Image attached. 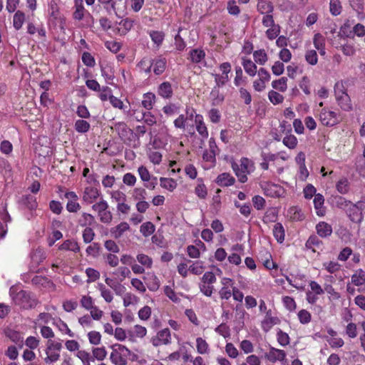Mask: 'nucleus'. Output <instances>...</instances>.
Listing matches in <instances>:
<instances>
[{"label": "nucleus", "mask_w": 365, "mask_h": 365, "mask_svg": "<svg viewBox=\"0 0 365 365\" xmlns=\"http://www.w3.org/2000/svg\"><path fill=\"white\" fill-rule=\"evenodd\" d=\"M10 294L14 303L24 309L34 307L38 301L35 296L29 292L21 290L14 295L13 287L10 289Z\"/></svg>", "instance_id": "f257e3e1"}, {"label": "nucleus", "mask_w": 365, "mask_h": 365, "mask_svg": "<svg viewBox=\"0 0 365 365\" xmlns=\"http://www.w3.org/2000/svg\"><path fill=\"white\" fill-rule=\"evenodd\" d=\"M232 168L241 182H245L247 180V174L254 170L253 163L247 158H242L240 160V164L233 162Z\"/></svg>", "instance_id": "f03ea898"}, {"label": "nucleus", "mask_w": 365, "mask_h": 365, "mask_svg": "<svg viewBox=\"0 0 365 365\" xmlns=\"http://www.w3.org/2000/svg\"><path fill=\"white\" fill-rule=\"evenodd\" d=\"M61 349L62 344L61 342L49 339L46 344L45 363L51 364L57 361L60 358Z\"/></svg>", "instance_id": "7ed1b4c3"}, {"label": "nucleus", "mask_w": 365, "mask_h": 365, "mask_svg": "<svg viewBox=\"0 0 365 365\" xmlns=\"http://www.w3.org/2000/svg\"><path fill=\"white\" fill-rule=\"evenodd\" d=\"M130 354V350L125 346L123 345H118L113 349L110 359L115 365H125Z\"/></svg>", "instance_id": "20e7f679"}, {"label": "nucleus", "mask_w": 365, "mask_h": 365, "mask_svg": "<svg viewBox=\"0 0 365 365\" xmlns=\"http://www.w3.org/2000/svg\"><path fill=\"white\" fill-rule=\"evenodd\" d=\"M339 200L340 202H338L339 205H344L345 206L349 205L347 210L349 219L354 222L360 223L363 220V215L359 207L350 201L345 200L344 198L340 197Z\"/></svg>", "instance_id": "39448f33"}, {"label": "nucleus", "mask_w": 365, "mask_h": 365, "mask_svg": "<svg viewBox=\"0 0 365 365\" xmlns=\"http://www.w3.org/2000/svg\"><path fill=\"white\" fill-rule=\"evenodd\" d=\"M166 59L165 58L159 57L155 59H150L148 61V66L145 69V73H150L151 72L152 67H153V72L155 75L159 76L162 74L166 68Z\"/></svg>", "instance_id": "423d86ee"}, {"label": "nucleus", "mask_w": 365, "mask_h": 365, "mask_svg": "<svg viewBox=\"0 0 365 365\" xmlns=\"http://www.w3.org/2000/svg\"><path fill=\"white\" fill-rule=\"evenodd\" d=\"M319 120L326 126H333L339 122L336 113L326 108L322 110L319 114Z\"/></svg>", "instance_id": "0eeeda50"}, {"label": "nucleus", "mask_w": 365, "mask_h": 365, "mask_svg": "<svg viewBox=\"0 0 365 365\" xmlns=\"http://www.w3.org/2000/svg\"><path fill=\"white\" fill-rule=\"evenodd\" d=\"M265 358L272 363L277 361L282 362L286 359V353L284 350L270 347L269 351L265 354Z\"/></svg>", "instance_id": "6e6552de"}, {"label": "nucleus", "mask_w": 365, "mask_h": 365, "mask_svg": "<svg viewBox=\"0 0 365 365\" xmlns=\"http://www.w3.org/2000/svg\"><path fill=\"white\" fill-rule=\"evenodd\" d=\"M111 129L114 130L121 139L127 138L129 135L133 134V130L128 127L124 122H118L114 123Z\"/></svg>", "instance_id": "1a4fd4ad"}, {"label": "nucleus", "mask_w": 365, "mask_h": 365, "mask_svg": "<svg viewBox=\"0 0 365 365\" xmlns=\"http://www.w3.org/2000/svg\"><path fill=\"white\" fill-rule=\"evenodd\" d=\"M100 191L93 187H87L85 188L83 195V200L88 204L93 203L100 196Z\"/></svg>", "instance_id": "9d476101"}, {"label": "nucleus", "mask_w": 365, "mask_h": 365, "mask_svg": "<svg viewBox=\"0 0 365 365\" xmlns=\"http://www.w3.org/2000/svg\"><path fill=\"white\" fill-rule=\"evenodd\" d=\"M170 338V330L168 329H164L160 331L157 336L153 339V344L157 346L161 344H168Z\"/></svg>", "instance_id": "9b49d317"}, {"label": "nucleus", "mask_w": 365, "mask_h": 365, "mask_svg": "<svg viewBox=\"0 0 365 365\" xmlns=\"http://www.w3.org/2000/svg\"><path fill=\"white\" fill-rule=\"evenodd\" d=\"M316 231L319 237L326 238L331 235L332 227L326 222H319L316 225Z\"/></svg>", "instance_id": "f8f14e48"}, {"label": "nucleus", "mask_w": 365, "mask_h": 365, "mask_svg": "<svg viewBox=\"0 0 365 365\" xmlns=\"http://www.w3.org/2000/svg\"><path fill=\"white\" fill-rule=\"evenodd\" d=\"M195 122L196 124V130L199 133V134L202 138H207L208 131H207V127H206L205 123L203 122L202 115H201L200 114H196L195 115Z\"/></svg>", "instance_id": "ddd939ff"}, {"label": "nucleus", "mask_w": 365, "mask_h": 365, "mask_svg": "<svg viewBox=\"0 0 365 365\" xmlns=\"http://www.w3.org/2000/svg\"><path fill=\"white\" fill-rule=\"evenodd\" d=\"M324 197L320 194L315 195L314 198V205L316 210V213L318 216H324L325 214V208L324 207Z\"/></svg>", "instance_id": "4468645a"}, {"label": "nucleus", "mask_w": 365, "mask_h": 365, "mask_svg": "<svg viewBox=\"0 0 365 365\" xmlns=\"http://www.w3.org/2000/svg\"><path fill=\"white\" fill-rule=\"evenodd\" d=\"M173 93V88L170 82H163L159 85L158 93L163 98H171Z\"/></svg>", "instance_id": "2eb2a0df"}, {"label": "nucleus", "mask_w": 365, "mask_h": 365, "mask_svg": "<svg viewBox=\"0 0 365 365\" xmlns=\"http://www.w3.org/2000/svg\"><path fill=\"white\" fill-rule=\"evenodd\" d=\"M130 229V226L127 222H120L119 225L110 229L112 236L115 238H120L123 234Z\"/></svg>", "instance_id": "dca6fc26"}, {"label": "nucleus", "mask_w": 365, "mask_h": 365, "mask_svg": "<svg viewBox=\"0 0 365 365\" xmlns=\"http://www.w3.org/2000/svg\"><path fill=\"white\" fill-rule=\"evenodd\" d=\"M242 65L245 69V71L250 76H255L257 72V68L256 64L250 59L246 58H242Z\"/></svg>", "instance_id": "f3484780"}, {"label": "nucleus", "mask_w": 365, "mask_h": 365, "mask_svg": "<svg viewBox=\"0 0 365 365\" xmlns=\"http://www.w3.org/2000/svg\"><path fill=\"white\" fill-rule=\"evenodd\" d=\"M205 57V53L203 50L200 48H194L190 51L189 58L191 62L198 63L202 61Z\"/></svg>", "instance_id": "a211bd4d"}, {"label": "nucleus", "mask_w": 365, "mask_h": 365, "mask_svg": "<svg viewBox=\"0 0 365 365\" xmlns=\"http://www.w3.org/2000/svg\"><path fill=\"white\" fill-rule=\"evenodd\" d=\"M257 9L260 14L272 13L274 6L269 0H258Z\"/></svg>", "instance_id": "6ab92c4d"}, {"label": "nucleus", "mask_w": 365, "mask_h": 365, "mask_svg": "<svg viewBox=\"0 0 365 365\" xmlns=\"http://www.w3.org/2000/svg\"><path fill=\"white\" fill-rule=\"evenodd\" d=\"M322 245V241L319 240L317 235H312L306 242L305 246L307 249L312 250L314 252H315V248L321 249Z\"/></svg>", "instance_id": "aec40b11"}, {"label": "nucleus", "mask_w": 365, "mask_h": 365, "mask_svg": "<svg viewBox=\"0 0 365 365\" xmlns=\"http://www.w3.org/2000/svg\"><path fill=\"white\" fill-rule=\"evenodd\" d=\"M235 180L229 173H224L217 178V183L220 186H230L234 184Z\"/></svg>", "instance_id": "412c9836"}, {"label": "nucleus", "mask_w": 365, "mask_h": 365, "mask_svg": "<svg viewBox=\"0 0 365 365\" xmlns=\"http://www.w3.org/2000/svg\"><path fill=\"white\" fill-rule=\"evenodd\" d=\"M336 100L338 103V105L342 110L345 111H349L352 110L351 99L348 94L338 97L336 98Z\"/></svg>", "instance_id": "4be33fe9"}, {"label": "nucleus", "mask_w": 365, "mask_h": 365, "mask_svg": "<svg viewBox=\"0 0 365 365\" xmlns=\"http://www.w3.org/2000/svg\"><path fill=\"white\" fill-rule=\"evenodd\" d=\"M59 250H70L74 252H78L80 251V247L78 246L77 242L72 240H67L61 245Z\"/></svg>", "instance_id": "5701e85b"}, {"label": "nucleus", "mask_w": 365, "mask_h": 365, "mask_svg": "<svg viewBox=\"0 0 365 365\" xmlns=\"http://www.w3.org/2000/svg\"><path fill=\"white\" fill-rule=\"evenodd\" d=\"M273 235L278 242L282 243L284 242V229L281 223L277 222L274 225L273 228Z\"/></svg>", "instance_id": "b1692460"}, {"label": "nucleus", "mask_w": 365, "mask_h": 365, "mask_svg": "<svg viewBox=\"0 0 365 365\" xmlns=\"http://www.w3.org/2000/svg\"><path fill=\"white\" fill-rule=\"evenodd\" d=\"M351 282L356 286H361L365 283V272L359 269L351 276Z\"/></svg>", "instance_id": "393cba45"}, {"label": "nucleus", "mask_w": 365, "mask_h": 365, "mask_svg": "<svg viewBox=\"0 0 365 365\" xmlns=\"http://www.w3.org/2000/svg\"><path fill=\"white\" fill-rule=\"evenodd\" d=\"M253 57L255 61L259 65H264L268 60L267 55L264 49L254 51Z\"/></svg>", "instance_id": "a878e982"}, {"label": "nucleus", "mask_w": 365, "mask_h": 365, "mask_svg": "<svg viewBox=\"0 0 365 365\" xmlns=\"http://www.w3.org/2000/svg\"><path fill=\"white\" fill-rule=\"evenodd\" d=\"M155 96L152 93H147L143 95L142 106L147 110H150L153 108L155 102Z\"/></svg>", "instance_id": "bb28decb"}, {"label": "nucleus", "mask_w": 365, "mask_h": 365, "mask_svg": "<svg viewBox=\"0 0 365 365\" xmlns=\"http://www.w3.org/2000/svg\"><path fill=\"white\" fill-rule=\"evenodd\" d=\"M91 128L90 123L85 120H77L74 124L75 130L80 133H87Z\"/></svg>", "instance_id": "cd10ccee"}, {"label": "nucleus", "mask_w": 365, "mask_h": 365, "mask_svg": "<svg viewBox=\"0 0 365 365\" xmlns=\"http://www.w3.org/2000/svg\"><path fill=\"white\" fill-rule=\"evenodd\" d=\"M82 0H76L75 8L76 10L73 12V16L76 20H82L84 16V7L82 4Z\"/></svg>", "instance_id": "c85d7f7f"}, {"label": "nucleus", "mask_w": 365, "mask_h": 365, "mask_svg": "<svg viewBox=\"0 0 365 365\" xmlns=\"http://www.w3.org/2000/svg\"><path fill=\"white\" fill-rule=\"evenodd\" d=\"M160 186L170 191L174 190L177 187V182L173 178H160Z\"/></svg>", "instance_id": "c756f323"}, {"label": "nucleus", "mask_w": 365, "mask_h": 365, "mask_svg": "<svg viewBox=\"0 0 365 365\" xmlns=\"http://www.w3.org/2000/svg\"><path fill=\"white\" fill-rule=\"evenodd\" d=\"M337 191L341 194H346L349 190V182L346 178H341L336 185Z\"/></svg>", "instance_id": "7c9ffc66"}, {"label": "nucleus", "mask_w": 365, "mask_h": 365, "mask_svg": "<svg viewBox=\"0 0 365 365\" xmlns=\"http://www.w3.org/2000/svg\"><path fill=\"white\" fill-rule=\"evenodd\" d=\"M196 347L197 351L200 354H205L208 352L209 345L205 339L201 337H198L196 339Z\"/></svg>", "instance_id": "2f4dec72"}, {"label": "nucleus", "mask_w": 365, "mask_h": 365, "mask_svg": "<svg viewBox=\"0 0 365 365\" xmlns=\"http://www.w3.org/2000/svg\"><path fill=\"white\" fill-rule=\"evenodd\" d=\"M25 14L21 11H17L14 16V26L16 30H19L24 22Z\"/></svg>", "instance_id": "473e14b6"}, {"label": "nucleus", "mask_w": 365, "mask_h": 365, "mask_svg": "<svg viewBox=\"0 0 365 365\" xmlns=\"http://www.w3.org/2000/svg\"><path fill=\"white\" fill-rule=\"evenodd\" d=\"M264 193L270 197H274L279 196L280 187L275 185L271 184L267 185V187H264Z\"/></svg>", "instance_id": "72a5a7b5"}, {"label": "nucleus", "mask_w": 365, "mask_h": 365, "mask_svg": "<svg viewBox=\"0 0 365 365\" xmlns=\"http://www.w3.org/2000/svg\"><path fill=\"white\" fill-rule=\"evenodd\" d=\"M287 78L286 77H282L278 80L273 81L272 86L273 88L284 92L287 88Z\"/></svg>", "instance_id": "f704fd0d"}, {"label": "nucleus", "mask_w": 365, "mask_h": 365, "mask_svg": "<svg viewBox=\"0 0 365 365\" xmlns=\"http://www.w3.org/2000/svg\"><path fill=\"white\" fill-rule=\"evenodd\" d=\"M234 205L237 208L240 209V212L244 217H247L251 213V205L250 203L241 205L238 201L235 200Z\"/></svg>", "instance_id": "c9c22d12"}, {"label": "nucleus", "mask_w": 365, "mask_h": 365, "mask_svg": "<svg viewBox=\"0 0 365 365\" xmlns=\"http://www.w3.org/2000/svg\"><path fill=\"white\" fill-rule=\"evenodd\" d=\"M140 231L143 236L148 237L155 232V226L152 222H146L140 226Z\"/></svg>", "instance_id": "e433bc0d"}, {"label": "nucleus", "mask_w": 365, "mask_h": 365, "mask_svg": "<svg viewBox=\"0 0 365 365\" xmlns=\"http://www.w3.org/2000/svg\"><path fill=\"white\" fill-rule=\"evenodd\" d=\"M334 90L336 98L347 94L346 88L342 81H338L335 83Z\"/></svg>", "instance_id": "4c0bfd02"}, {"label": "nucleus", "mask_w": 365, "mask_h": 365, "mask_svg": "<svg viewBox=\"0 0 365 365\" xmlns=\"http://www.w3.org/2000/svg\"><path fill=\"white\" fill-rule=\"evenodd\" d=\"M283 144L289 149H294L297 145V139L294 135H287L283 140Z\"/></svg>", "instance_id": "58836bf2"}, {"label": "nucleus", "mask_w": 365, "mask_h": 365, "mask_svg": "<svg viewBox=\"0 0 365 365\" xmlns=\"http://www.w3.org/2000/svg\"><path fill=\"white\" fill-rule=\"evenodd\" d=\"M93 353V359H96L98 361H103L107 355V351L105 349V347H97L93 348L92 350Z\"/></svg>", "instance_id": "ea45409f"}, {"label": "nucleus", "mask_w": 365, "mask_h": 365, "mask_svg": "<svg viewBox=\"0 0 365 365\" xmlns=\"http://www.w3.org/2000/svg\"><path fill=\"white\" fill-rule=\"evenodd\" d=\"M306 61L312 65L314 66L318 62V56L315 50H308L305 53Z\"/></svg>", "instance_id": "a19ab883"}, {"label": "nucleus", "mask_w": 365, "mask_h": 365, "mask_svg": "<svg viewBox=\"0 0 365 365\" xmlns=\"http://www.w3.org/2000/svg\"><path fill=\"white\" fill-rule=\"evenodd\" d=\"M95 222L94 217L88 213L83 212L82 214V218L79 220V224L82 227L91 226Z\"/></svg>", "instance_id": "79ce46f5"}, {"label": "nucleus", "mask_w": 365, "mask_h": 365, "mask_svg": "<svg viewBox=\"0 0 365 365\" xmlns=\"http://www.w3.org/2000/svg\"><path fill=\"white\" fill-rule=\"evenodd\" d=\"M150 36L154 43L159 46L163 43L165 35L162 31H151L150 32Z\"/></svg>", "instance_id": "37998d69"}, {"label": "nucleus", "mask_w": 365, "mask_h": 365, "mask_svg": "<svg viewBox=\"0 0 365 365\" xmlns=\"http://www.w3.org/2000/svg\"><path fill=\"white\" fill-rule=\"evenodd\" d=\"M330 12L333 16H338L341 11V6L339 0H330Z\"/></svg>", "instance_id": "c03bdc74"}, {"label": "nucleus", "mask_w": 365, "mask_h": 365, "mask_svg": "<svg viewBox=\"0 0 365 365\" xmlns=\"http://www.w3.org/2000/svg\"><path fill=\"white\" fill-rule=\"evenodd\" d=\"M268 98L274 105L279 104L282 103L284 100L283 96L274 91H270L269 92Z\"/></svg>", "instance_id": "a18cd8bd"}, {"label": "nucleus", "mask_w": 365, "mask_h": 365, "mask_svg": "<svg viewBox=\"0 0 365 365\" xmlns=\"http://www.w3.org/2000/svg\"><path fill=\"white\" fill-rule=\"evenodd\" d=\"M77 356L81 360L83 365H91L90 361H93V358L90 354L84 350L78 351Z\"/></svg>", "instance_id": "49530a36"}, {"label": "nucleus", "mask_w": 365, "mask_h": 365, "mask_svg": "<svg viewBox=\"0 0 365 365\" xmlns=\"http://www.w3.org/2000/svg\"><path fill=\"white\" fill-rule=\"evenodd\" d=\"M280 33V26L276 24L269 27L266 31V36L269 40H273L278 36Z\"/></svg>", "instance_id": "de8ad7c7"}, {"label": "nucleus", "mask_w": 365, "mask_h": 365, "mask_svg": "<svg viewBox=\"0 0 365 365\" xmlns=\"http://www.w3.org/2000/svg\"><path fill=\"white\" fill-rule=\"evenodd\" d=\"M101 245L98 242H93L86 248V253L88 255L97 257L99 255L101 251Z\"/></svg>", "instance_id": "09e8293b"}, {"label": "nucleus", "mask_w": 365, "mask_h": 365, "mask_svg": "<svg viewBox=\"0 0 365 365\" xmlns=\"http://www.w3.org/2000/svg\"><path fill=\"white\" fill-rule=\"evenodd\" d=\"M227 9L228 13L232 16H238L240 13V7L237 5L235 0L228 1Z\"/></svg>", "instance_id": "8fccbe9b"}, {"label": "nucleus", "mask_w": 365, "mask_h": 365, "mask_svg": "<svg viewBox=\"0 0 365 365\" xmlns=\"http://www.w3.org/2000/svg\"><path fill=\"white\" fill-rule=\"evenodd\" d=\"M94 237L95 232L92 228L86 227L83 231V239L85 243L88 244L91 242Z\"/></svg>", "instance_id": "3c124183"}, {"label": "nucleus", "mask_w": 365, "mask_h": 365, "mask_svg": "<svg viewBox=\"0 0 365 365\" xmlns=\"http://www.w3.org/2000/svg\"><path fill=\"white\" fill-rule=\"evenodd\" d=\"M204 262L202 261H197L190 266L189 270L195 274L199 275L202 274L204 269Z\"/></svg>", "instance_id": "603ef678"}, {"label": "nucleus", "mask_w": 365, "mask_h": 365, "mask_svg": "<svg viewBox=\"0 0 365 365\" xmlns=\"http://www.w3.org/2000/svg\"><path fill=\"white\" fill-rule=\"evenodd\" d=\"M313 43L316 49L325 47V38L319 33L316 34L313 38Z\"/></svg>", "instance_id": "864d4df0"}, {"label": "nucleus", "mask_w": 365, "mask_h": 365, "mask_svg": "<svg viewBox=\"0 0 365 365\" xmlns=\"http://www.w3.org/2000/svg\"><path fill=\"white\" fill-rule=\"evenodd\" d=\"M98 286L102 297L105 299L106 302H111L113 300V294L111 292L106 289L103 284H99Z\"/></svg>", "instance_id": "5fc2aeb1"}, {"label": "nucleus", "mask_w": 365, "mask_h": 365, "mask_svg": "<svg viewBox=\"0 0 365 365\" xmlns=\"http://www.w3.org/2000/svg\"><path fill=\"white\" fill-rule=\"evenodd\" d=\"M262 14L264 16L262 19V23L264 26L269 28L276 25L272 13H267Z\"/></svg>", "instance_id": "6e6d98bb"}, {"label": "nucleus", "mask_w": 365, "mask_h": 365, "mask_svg": "<svg viewBox=\"0 0 365 365\" xmlns=\"http://www.w3.org/2000/svg\"><path fill=\"white\" fill-rule=\"evenodd\" d=\"M323 265L325 267V269L327 270V272L331 274L335 273L336 272L339 270V269L341 267V265L338 262H334V261L325 262V263H324Z\"/></svg>", "instance_id": "4d7b16f0"}, {"label": "nucleus", "mask_w": 365, "mask_h": 365, "mask_svg": "<svg viewBox=\"0 0 365 365\" xmlns=\"http://www.w3.org/2000/svg\"><path fill=\"white\" fill-rule=\"evenodd\" d=\"M86 274L88 277V279L87 280L88 282H94L100 277V272L91 267L86 269Z\"/></svg>", "instance_id": "13d9d810"}, {"label": "nucleus", "mask_w": 365, "mask_h": 365, "mask_svg": "<svg viewBox=\"0 0 365 365\" xmlns=\"http://www.w3.org/2000/svg\"><path fill=\"white\" fill-rule=\"evenodd\" d=\"M24 204L31 210H36L37 207L36 199L32 195L26 196L24 200Z\"/></svg>", "instance_id": "bf43d9fd"}, {"label": "nucleus", "mask_w": 365, "mask_h": 365, "mask_svg": "<svg viewBox=\"0 0 365 365\" xmlns=\"http://www.w3.org/2000/svg\"><path fill=\"white\" fill-rule=\"evenodd\" d=\"M108 204L106 200L103 199H101V200L92 205V209L96 212H98V214H100L101 212H103L108 210Z\"/></svg>", "instance_id": "052dcab7"}, {"label": "nucleus", "mask_w": 365, "mask_h": 365, "mask_svg": "<svg viewBox=\"0 0 365 365\" xmlns=\"http://www.w3.org/2000/svg\"><path fill=\"white\" fill-rule=\"evenodd\" d=\"M89 341L91 344L98 345L101 343V335L98 331H90L88 334Z\"/></svg>", "instance_id": "680f3d73"}, {"label": "nucleus", "mask_w": 365, "mask_h": 365, "mask_svg": "<svg viewBox=\"0 0 365 365\" xmlns=\"http://www.w3.org/2000/svg\"><path fill=\"white\" fill-rule=\"evenodd\" d=\"M252 202H253L254 207L257 210H262L265 205V200L259 195L254 196L252 197Z\"/></svg>", "instance_id": "e2e57ef3"}, {"label": "nucleus", "mask_w": 365, "mask_h": 365, "mask_svg": "<svg viewBox=\"0 0 365 365\" xmlns=\"http://www.w3.org/2000/svg\"><path fill=\"white\" fill-rule=\"evenodd\" d=\"M82 61L86 66L89 67L94 66L96 63L94 58L88 52H84L83 53Z\"/></svg>", "instance_id": "0e129e2a"}, {"label": "nucleus", "mask_w": 365, "mask_h": 365, "mask_svg": "<svg viewBox=\"0 0 365 365\" xmlns=\"http://www.w3.org/2000/svg\"><path fill=\"white\" fill-rule=\"evenodd\" d=\"M138 174L140 175V179L145 182L148 180H150L153 176H151L148 170L145 167L141 165L138 169Z\"/></svg>", "instance_id": "69168bd1"}, {"label": "nucleus", "mask_w": 365, "mask_h": 365, "mask_svg": "<svg viewBox=\"0 0 365 365\" xmlns=\"http://www.w3.org/2000/svg\"><path fill=\"white\" fill-rule=\"evenodd\" d=\"M137 259L142 265L147 267H150L153 263L152 259L144 254L138 255Z\"/></svg>", "instance_id": "338daca9"}, {"label": "nucleus", "mask_w": 365, "mask_h": 365, "mask_svg": "<svg viewBox=\"0 0 365 365\" xmlns=\"http://www.w3.org/2000/svg\"><path fill=\"white\" fill-rule=\"evenodd\" d=\"M195 192L201 199L205 198L207 195V188L203 183H199L195 187Z\"/></svg>", "instance_id": "774afa93"}]
</instances>
